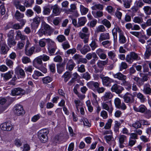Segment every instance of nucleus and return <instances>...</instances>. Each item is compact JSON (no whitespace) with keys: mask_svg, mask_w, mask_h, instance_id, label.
<instances>
[{"mask_svg":"<svg viewBox=\"0 0 151 151\" xmlns=\"http://www.w3.org/2000/svg\"><path fill=\"white\" fill-rule=\"evenodd\" d=\"M92 58L93 59L90 61V63L93 64L95 63L96 61L97 60L98 58L96 53L95 52L89 53L87 54L86 55V58L88 60L91 59Z\"/></svg>","mask_w":151,"mask_h":151,"instance_id":"9d476101","label":"nucleus"},{"mask_svg":"<svg viewBox=\"0 0 151 151\" xmlns=\"http://www.w3.org/2000/svg\"><path fill=\"white\" fill-rule=\"evenodd\" d=\"M127 68V64L124 62H122L119 66V71H122L123 69H125Z\"/></svg>","mask_w":151,"mask_h":151,"instance_id":"4d7b16f0","label":"nucleus"},{"mask_svg":"<svg viewBox=\"0 0 151 151\" xmlns=\"http://www.w3.org/2000/svg\"><path fill=\"white\" fill-rule=\"evenodd\" d=\"M143 9L145 14L147 15H150L151 14V7L149 6H144Z\"/></svg>","mask_w":151,"mask_h":151,"instance_id":"c9c22d12","label":"nucleus"},{"mask_svg":"<svg viewBox=\"0 0 151 151\" xmlns=\"http://www.w3.org/2000/svg\"><path fill=\"white\" fill-rule=\"evenodd\" d=\"M9 50V47L6 45L2 46L1 48L0 52L1 54H6Z\"/></svg>","mask_w":151,"mask_h":151,"instance_id":"f704fd0d","label":"nucleus"},{"mask_svg":"<svg viewBox=\"0 0 151 151\" xmlns=\"http://www.w3.org/2000/svg\"><path fill=\"white\" fill-rule=\"evenodd\" d=\"M76 52V50L75 48H73L68 50L66 52V53L68 55L71 54L73 55Z\"/></svg>","mask_w":151,"mask_h":151,"instance_id":"e2e57ef3","label":"nucleus"},{"mask_svg":"<svg viewBox=\"0 0 151 151\" xmlns=\"http://www.w3.org/2000/svg\"><path fill=\"white\" fill-rule=\"evenodd\" d=\"M112 75L114 78L123 81L122 83L121 84L122 85H127L128 84V82L126 81L125 80L127 78L126 76L121 73L118 72L116 74L113 73Z\"/></svg>","mask_w":151,"mask_h":151,"instance_id":"20e7f679","label":"nucleus"},{"mask_svg":"<svg viewBox=\"0 0 151 151\" xmlns=\"http://www.w3.org/2000/svg\"><path fill=\"white\" fill-rule=\"evenodd\" d=\"M41 115L40 114H37L33 116L31 119V121L33 122H35L40 118Z\"/></svg>","mask_w":151,"mask_h":151,"instance_id":"69168bd1","label":"nucleus"},{"mask_svg":"<svg viewBox=\"0 0 151 151\" xmlns=\"http://www.w3.org/2000/svg\"><path fill=\"white\" fill-rule=\"evenodd\" d=\"M71 76V75L70 73L68 72H65L62 76V77L64 78V81L65 82H67L70 78Z\"/></svg>","mask_w":151,"mask_h":151,"instance_id":"ea45409f","label":"nucleus"},{"mask_svg":"<svg viewBox=\"0 0 151 151\" xmlns=\"http://www.w3.org/2000/svg\"><path fill=\"white\" fill-rule=\"evenodd\" d=\"M0 127L2 130L10 131L12 130L13 127L12 124L10 122H6L1 124Z\"/></svg>","mask_w":151,"mask_h":151,"instance_id":"1a4fd4ad","label":"nucleus"},{"mask_svg":"<svg viewBox=\"0 0 151 151\" xmlns=\"http://www.w3.org/2000/svg\"><path fill=\"white\" fill-rule=\"evenodd\" d=\"M27 36L24 35L20 30H18L16 31V38L17 40L20 39L22 40H24L27 38Z\"/></svg>","mask_w":151,"mask_h":151,"instance_id":"6ab92c4d","label":"nucleus"},{"mask_svg":"<svg viewBox=\"0 0 151 151\" xmlns=\"http://www.w3.org/2000/svg\"><path fill=\"white\" fill-rule=\"evenodd\" d=\"M119 143H124V142H127V138L126 136L121 135L119 137Z\"/></svg>","mask_w":151,"mask_h":151,"instance_id":"58836bf2","label":"nucleus"},{"mask_svg":"<svg viewBox=\"0 0 151 151\" xmlns=\"http://www.w3.org/2000/svg\"><path fill=\"white\" fill-rule=\"evenodd\" d=\"M143 91L145 94H149L151 93V88L149 84L146 83L144 85Z\"/></svg>","mask_w":151,"mask_h":151,"instance_id":"393cba45","label":"nucleus"},{"mask_svg":"<svg viewBox=\"0 0 151 151\" xmlns=\"http://www.w3.org/2000/svg\"><path fill=\"white\" fill-rule=\"evenodd\" d=\"M52 44L54 46L52 48L49 45V47L48 48L49 52L50 54H51V55H52L55 52V51L56 47L55 46V43L54 45L52 44V43H51V44Z\"/></svg>","mask_w":151,"mask_h":151,"instance_id":"5fc2aeb1","label":"nucleus"},{"mask_svg":"<svg viewBox=\"0 0 151 151\" xmlns=\"http://www.w3.org/2000/svg\"><path fill=\"white\" fill-rule=\"evenodd\" d=\"M92 13L93 16L96 18L101 17L103 15V12L100 11H92Z\"/></svg>","mask_w":151,"mask_h":151,"instance_id":"c85d7f7f","label":"nucleus"},{"mask_svg":"<svg viewBox=\"0 0 151 151\" xmlns=\"http://www.w3.org/2000/svg\"><path fill=\"white\" fill-rule=\"evenodd\" d=\"M102 23L105 25L106 27L109 28L111 26V24L110 22L106 19H104L102 21Z\"/></svg>","mask_w":151,"mask_h":151,"instance_id":"052dcab7","label":"nucleus"},{"mask_svg":"<svg viewBox=\"0 0 151 151\" xmlns=\"http://www.w3.org/2000/svg\"><path fill=\"white\" fill-rule=\"evenodd\" d=\"M25 93V91L21 88H15L12 90L11 94L13 96L22 95Z\"/></svg>","mask_w":151,"mask_h":151,"instance_id":"6e6552de","label":"nucleus"},{"mask_svg":"<svg viewBox=\"0 0 151 151\" xmlns=\"http://www.w3.org/2000/svg\"><path fill=\"white\" fill-rule=\"evenodd\" d=\"M101 106L102 108L111 113L113 110L112 107L111 101H109L106 102H103L101 104Z\"/></svg>","mask_w":151,"mask_h":151,"instance_id":"423d86ee","label":"nucleus"},{"mask_svg":"<svg viewBox=\"0 0 151 151\" xmlns=\"http://www.w3.org/2000/svg\"><path fill=\"white\" fill-rule=\"evenodd\" d=\"M111 44V42L109 40L103 41L102 42V45L105 48L108 47L110 46Z\"/></svg>","mask_w":151,"mask_h":151,"instance_id":"0e129e2a","label":"nucleus"},{"mask_svg":"<svg viewBox=\"0 0 151 151\" xmlns=\"http://www.w3.org/2000/svg\"><path fill=\"white\" fill-rule=\"evenodd\" d=\"M43 76V74L37 70H35L34 73L32 75V77L34 79H37L38 77Z\"/></svg>","mask_w":151,"mask_h":151,"instance_id":"e433bc0d","label":"nucleus"},{"mask_svg":"<svg viewBox=\"0 0 151 151\" xmlns=\"http://www.w3.org/2000/svg\"><path fill=\"white\" fill-rule=\"evenodd\" d=\"M113 122L112 119H108L107 122L106 123L104 126V128L106 129H109L110 128L111 124Z\"/></svg>","mask_w":151,"mask_h":151,"instance_id":"864d4df0","label":"nucleus"},{"mask_svg":"<svg viewBox=\"0 0 151 151\" xmlns=\"http://www.w3.org/2000/svg\"><path fill=\"white\" fill-rule=\"evenodd\" d=\"M108 61L106 60L105 61L99 60L97 63V65L98 68L96 67L95 68V71L96 73L101 72L104 67L108 63Z\"/></svg>","mask_w":151,"mask_h":151,"instance_id":"39448f33","label":"nucleus"},{"mask_svg":"<svg viewBox=\"0 0 151 151\" xmlns=\"http://www.w3.org/2000/svg\"><path fill=\"white\" fill-rule=\"evenodd\" d=\"M6 65L9 68H12L14 65L13 62L9 59L6 58L5 60Z\"/></svg>","mask_w":151,"mask_h":151,"instance_id":"c03bdc74","label":"nucleus"},{"mask_svg":"<svg viewBox=\"0 0 151 151\" xmlns=\"http://www.w3.org/2000/svg\"><path fill=\"white\" fill-rule=\"evenodd\" d=\"M133 109L137 112L142 113H144L147 109L146 106L143 104L141 105L138 107L134 106L133 107Z\"/></svg>","mask_w":151,"mask_h":151,"instance_id":"a211bd4d","label":"nucleus"},{"mask_svg":"<svg viewBox=\"0 0 151 151\" xmlns=\"http://www.w3.org/2000/svg\"><path fill=\"white\" fill-rule=\"evenodd\" d=\"M32 20V22L31 24L32 27V28H37L40 22V18L38 17H36L34 18Z\"/></svg>","mask_w":151,"mask_h":151,"instance_id":"4468645a","label":"nucleus"},{"mask_svg":"<svg viewBox=\"0 0 151 151\" xmlns=\"http://www.w3.org/2000/svg\"><path fill=\"white\" fill-rule=\"evenodd\" d=\"M24 17V14L21 13L18 10H17L16 11L15 17L16 19L19 20L20 19L23 18Z\"/></svg>","mask_w":151,"mask_h":151,"instance_id":"a18cd8bd","label":"nucleus"},{"mask_svg":"<svg viewBox=\"0 0 151 151\" xmlns=\"http://www.w3.org/2000/svg\"><path fill=\"white\" fill-rule=\"evenodd\" d=\"M132 98V95L128 92L126 93L124 95L123 97L124 101L127 103H130Z\"/></svg>","mask_w":151,"mask_h":151,"instance_id":"f3484780","label":"nucleus"},{"mask_svg":"<svg viewBox=\"0 0 151 151\" xmlns=\"http://www.w3.org/2000/svg\"><path fill=\"white\" fill-rule=\"evenodd\" d=\"M139 59L138 55L133 52L127 55L126 58V61L129 64L132 63L134 61L139 60Z\"/></svg>","mask_w":151,"mask_h":151,"instance_id":"7ed1b4c3","label":"nucleus"},{"mask_svg":"<svg viewBox=\"0 0 151 151\" xmlns=\"http://www.w3.org/2000/svg\"><path fill=\"white\" fill-rule=\"evenodd\" d=\"M51 9L47 7H44L43 11V14L45 15H48L51 12Z\"/></svg>","mask_w":151,"mask_h":151,"instance_id":"bf43d9fd","label":"nucleus"},{"mask_svg":"<svg viewBox=\"0 0 151 151\" xmlns=\"http://www.w3.org/2000/svg\"><path fill=\"white\" fill-rule=\"evenodd\" d=\"M133 21L135 23L140 24L143 22V19L142 17L137 16L134 18Z\"/></svg>","mask_w":151,"mask_h":151,"instance_id":"37998d69","label":"nucleus"},{"mask_svg":"<svg viewBox=\"0 0 151 151\" xmlns=\"http://www.w3.org/2000/svg\"><path fill=\"white\" fill-rule=\"evenodd\" d=\"M113 96V95L111 92L108 91L105 93L104 96L102 97V99L104 101H105L111 99Z\"/></svg>","mask_w":151,"mask_h":151,"instance_id":"5701e85b","label":"nucleus"},{"mask_svg":"<svg viewBox=\"0 0 151 151\" xmlns=\"http://www.w3.org/2000/svg\"><path fill=\"white\" fill-rule=\"evenodd\" d=\"M52 32L50 26L45 22H42L41 27L37 32L38 34L40 37L44 34L46 35H50Z\"/></svg>","mask_w":151,"mask_h":151,"instance_id":"f257e3e1","label":"nucleus"},{"mask_svg":"<svg viewBox=\"0 0 151 151\" xmlns=\"http://www.w3.org/2000/svg\"><path fill=\"white\" fill-rule=\"evenodd\" d=\"M8 44L10 47H11L12 45H14L16 44L15 42L13 40V38H8Z\"/></svg>","mask_w":151,"mask_h":151,"instance_id":"338daca9","label":"nucleus"},{"mask_svg":"<svg viewBox=\"0 0 151 151\" xmlns=\"http://www.w3.org/2000/svg\"><path fill=\"white\" fill-rule=\"evenodd\" d=\"M22 0H14L13 4L17 9H19L22 12H24L25 10V7L21 4Z\"/></svg>","mask_w":151,"mask_h":151,"instance_id":"9b49d317","label":"nucleus"},{"mask_svg":"<svg viewBox=\"0 0 151 151\" xmlns=\"http://www.w3.org/2000/svg\"><path fill=\"white\" fill-rule=\"evenodd\" d=\"M132 79L137 83L139 87L143 85V82L142 81V79L139 78L134 76L132 77Z\"/></svg>","mask_w":151,"mask_h":151,"instance_id":"473e14b6","label":"nucleus"},{"mask_svg":"<svg viewBox=\"0 0 151 151\" xmlns=\"http://www.w3.org/2000/svg\"><path fill=\"white\" fill-rule=\"evenodd\" d=\"M49 131L46 129H42L39 130L38 132V136L40 141L45 143L48 140L47 134Z\"/></svg>","mask_w":151,"mask_h":151,"instance_id":"f03ea898","label":"nucleus"},{"mask_svg":"<svg viewBox=\"0 0 151 151\" xmlns=\"http://www.w3.org/2000/svg\"><path fill=\"white\" fill-rule=\"evenodd\" d=\"M35 47L34 46H32L30 48H25V52L26 54L28 56L31 55L34 53Z\"/></svg>","mask_w":151,"mask_h":151,"instance_id":"bb28decb","label":"nucleus"},{"mask_svg":"<svg viewBox=\"0 0 151 151\" xmlns=\"http://www.w3.org/2000/svg\"><path fill=\"white\" fill-rule=\"evenodd\" d=\"M42 60L40 56L35 58L33 62V65L36 68L38 67V65H41L42 64Z\"/></svg>","mask_w":151,"mask_h":151,"instance_id":"2eb2a0df","label":"nucleus"},{"mask_svg":"<svg viewBox=\"0 0 151 151\" xmlns=\"http://www.w3.org/2000/svg\"><path fill=\"white\" fill-rule=\"evenodd\" d=\"M2 76L4 78V79L6 80H8L12 77V75L10 71H9L7 73L3 74Z\"/></svg>","mask_w":151,"mask_h":151,"instance_id":"a19ab883","label":"nucleus"},{"mask_svg":"<svg viewBox=\"0 0 151 151\" xmlns=\"http://www.w3.org/2000/svg\"><path fill=\"white\" fill-rule=\"evenodd\" d=\"M14 112L15 114L17 116L22 115L24 114L23 107L21 105L17 104L15 106Z\"/></svg>","mask_w":151,"mask_h":151,"instance_id":"0eeeda50","label":"nucleus"},{"mask_svg":"<svg viewBox=\"0 0 151 151\" xmlns=\"http://www.w3.org/2000/svg\"><path fill=\"white\" fill-rule=\"evenodd\" d=\"M96 40L97 41V40L96 39H94L92 41L91 44H90V45L91 48V49L92 50H94L98 47V45L95 42Z\"/></svg>","mask_w":151,"mask_h":151,"instance_id":"3c124183","label":"nucleus"},{"mask_svg":"<svg viewBox=\"0 0 151 151\" xmlns=\"http://www.w3.org/2000/svg\"><path fill=\"white\" fill-rule=\"evenodd\" d=\"M52 78L50 77L47 76L44 77L42 79V81L44 83L47 84L50 82L52 81Z\"/></svg>","mask_w":151,"mask_h":151,"instance_id":"603ef678","label":"nucleus"},{"mask_svg":"<svg viewBox=\"0 0 151 151\" xmlns=\"http://www.w3.org/2000/svg\"><path fill=\"white\" fill-rule=\"evenodd\" d=\"M151 48L150 47H147L145 53V58L147 59L151 54Z\"/></svg>","mask_w":151,"mask_h":151,"instance_id":"de8ad7c7","label":"nucleus"},{"mask_svg":"<svg viewBox=\"0 0 151 151\" xmlns=\"http://www.w3.org/2000/svg\"><path fill=\"white\" fill-rule=\"evenodd\" d=\"M57 70L58 72L61 73L64 69V65L63 63H59L57 65Z\"/></svg>","mask_w":151,"mask_h":151,"instance_id":"72a5a7b5","label":"nucleus"},{"mask_svg":"<svg viewBox=\"0 0 151 151\" xmlns=\"http://www.w3.org/2000/svg\"><path fill=\"white\" fill-rule=\"evenodd\" d=\"M137 97L139 99L141 102L142 103L144 102L145 101V99L143 95L141 93L139 92L137 94Z\"/></svg>","mask_w":151,"mask_h":151,"instance_id":"6e6d98bb","label":"nucleus"},{"mask_svg":"<svg viewBox=\"0 0 151 151\" xmlns=\"http://www.w3.org/2000/svg\"><path fill=\"white\" fill-rule=\"evenodd\" d=\"M111 91L113 92H115L117 93H119L124 90V88L121 86L114 84L112 86Z\"/></svg>","mask_w":151,"mask_h":151,"instance_id":"ddd939ff","label":"nucleus"},{"mask_svg":"<svg viewBox=\"0 0 151 151\" xmlns=\"http://www.w3.org/2000/svg\"><path fill=\"white\" fill-rule=\"evenodd\" d=\"M46 43H48V45H50L51 43L55 45L54 42L49 39H43L40 40L39 42L40 46L42 47H44L45 46Z\"/></svg>","mask_w":151,"mask_h":151,"instance_id":"f8f14e48","label":"nucleus"},{"mask_svg":"<svg viewBox=\"0 0 151 151\" xmlns=\"http://www.w3.org/2000/svg\"><path fill=\"white\" fill-rule=\"evenodd\" d=\"M79 78V76L76 73H75L73 74L72 79L68 83V84L70 85L71 84L74 82V79H78Z\"/></svg>","mask_w":151,"mask_h":151,"instance_id":"79ce46f5","label":"nucleus"},{"mask_svg":"<svg viewBox=\"0 0 151 151\" xmlns=\"http://www.w3.org/2000/svg\"><path fill=\"white\" fill-rule=\"evenodd\" d=\"M80 11L82 15H85L88 12V9L82 4L80 5Z\"/></svg>","mask_w":151,"mask_h":151,"instance_id":"4c0bfd02","label":"nucleus"},{"mask_svg":"<svg viewBox=\"0 0 151 151\" xmlns=\"http://www.w3.org/2000/svg\"><path fill=\"white\" fill-rule=\"evenodd\" d=\"M112 32L114 37L115 36L116 38L117 37V32L119 33V36L123 35V32L119 27L114 28L112 30Z\"/></svg>","mask_w":151,"mask_h":151,"instance_id":"b1692460","label":"nucleus"},{"mask_svg":"<svg viewBox=\"0 0 151 151\" xmlns=\"http://www.w3.org/2000/svg\"><path fill=\"white\" fill-rule=\"evenodd\" d=\"M110 36L109 33H103L100 34L99 40L101 42L104 40H108Z\"/></svg>","mask_w":151,"mask_h":151,"instance_id":"aec40b11","label":"nucleus"},{"mask_svg":"<svg viewBox=\"0 0 151 151\" xmlns=\"http://www.w3.org/2000/svg\"><path fill=\"white\" fill-rule=\"evenodd\" d=\"M57 39L59 42H62L65 40L66 38L63 35H60L57 36Z\"/></svg>","mask_w":151,"mask_h":151,"instance_id":"774afa93","label":"nucleus"},{"mask_svg":"<svg viewBox=\"0 0 151 151\" xmlns=\"http://www.w3.org/2000/svg\"><path fill=\"white\" fill-rule=\"evenodd\" d=\"M34 2V0H25L24 4L26 7H28L31 6Z\"/></svg>","mask_w":151,"mask_h":151,"instance_id":"49530a36","label":"nucleus"},{"mask_svg":"<svg viewBox=\"0 0 151 151\" xmlns=\"http://www.w3.org/2000/svg\"><path fill=\"white\" fill-rule=\"evenodd\" d=\"M75 64L73 62L72 60H70L68 62L66 66V69L69 70H72Z\"/></svg>","mask_w":151,"mask_h":151,"instance_id":"2f4dec72","label":"nucleus"},{"mask_svg":"<svg viewBox=\"0 0 151 151\" xmlns=\"http://www.w3.org/2000/svg\"><path fill=\"white\" fill-rule=\"evenodd\" d=\"M74 102L76 109V110L79 112V109L80 107L83 105V102L81 101L78 99H75L74 100Z\"/></svg>","mask_w":151,"mask_h":151,"instance_id":"a878e982","label":"nucleus"},{"mask_svg":"<svg viewBox=\"0 0 151 151\" xmlns=\"http://www.w3.org/2000/svg\"><path fill=\"white\" fill-rule=\"evenodd\" d=\"M134 5L136 6L138 8L141 7L144 5V4L142 0H136L134 3Z\"/></svg>","mask_w":151,"mask_h":151,"instance_id":"09e8293b","label":"nucleus"},{"mask_svg":"<svg viewBox=\"0 0 151 151\" xmlns=\"http://www.w3.org/2000/svg\"><path fill=\"white\" fill-rule=\"evenodd\" d=\"M102 79L103 85L106 86H109L110 83L113 81L112 79L108 77H105Z\"/></svg>","mask_w":151,"mask_h":151,"instance_id":"412c9836","label":"nucleus"},{"mask_svg":"<svg viewBox=\"0 0 151 151\" xmlns=\"http://www.w3.org/2000/svg\"><path fill=\"white\" fill-rule=\"evenodd\" d=\"M87 19L85 17H81L78 19V24L79 26H83L86 22Z\"/></svg>","mask_w":151,"mask_h":151,"instance_id":"c756f323","label":"nucleus"},{"mask_svg":"<svg viewBox=\"0 0 151 151\" xmlns=\"http://www.w3.org/2000/svg\"><path fill=\"white\" fill-rule=\"evenodd\" d=\"M107 54L110 59L112 60L114 62H116L117 60V59L116 58V55L114 51H109Z\"/></svg>","mask_w":151,"mask_h":151,"instance_id":"cd10ccee","label":"nucleus"},{"mask_svg":"<svg viewBox=\"0 0 151 151\" xmlns=\"http://www.w3.org/2000/svg\"><path fill=\"white\" fill-rule=\"evenodd\" d=\"M97 23V20L95 19H94L92 21L89 22V23H88V26H89L90 27H93L96 26Z\"/></svg>","mask_w":151,"mask_h":151,"instance_id":"13d9d810","label":"nucleus"},{"mask_svg":"<svg viewBox=\"0 0 151 151\" xmlns=\"http://www.w3.org/2000/svg\"><path fill=\"white\" fill-rule=\"evenodd\" d=\"M22 142L21 139H16L14 141V144L18 147L21 146L22 145Z\"/></svg>","mask_w":151,"mask_h":151,"instance_id":"680f3d73","label":"nucleus"},{"mask_svg":"<svg viewBox=\"0 0 151 151\" xmlns=\"http://www.w3.org/2000/svg\"><path fill=\"white\" fill-rule=\"evenodd\" d=\"M87 85L89 88L93 90L94 87L97 89L99 87V84L97 82L91 81L87 83Z\"/></svg>","mask_w":151,"mask_h":151,"instance_id":"4be33fe9","label":"nucleus"},{"mask_svg":"<svg viewBox=\"0 0 151 151\" xmlns=\"http://www.w3.org/2000/svg\"><path fill=\"white\" fill-rule=\"evenodd\" d=\"M91 49L88 45H85L81 50V52L83 55H85L88 52L90 51Z\"/></svg>","mask_w":151,"mask_h":151,"instance_id":"7c9ffc66","label":"nucleus"},{"mask_svg":"<svg viewBox=\"0 0 151 151\" xmlns=\"http://www.w3.org/2000/svg\"><path fill=\"white\" fill-rule=\"evenodd\" d=\"M130 127H133L135 128H139L141 127V124L140 122L138 121H136L135 123L132 124H129Z\"/></svg>","mask_w":151,"mask_h":151,"instance_id":"8fccbe9b","label":"nucleus"},{"mask_svg":"<svg viewBox=\"0 0 151 151\" xmlns=\"http://www.w3.org/2000/svg\"><path fill=\"white\" fill-rule=\"evenodd\" d=\"M51 8L52 9V12L55 16L59 15L61 12V10L57 4L52 6Z\"/></svg>","mask_w":151,"mask_h":151,"instance_id":"dca6fc26","label":"nucleus"}]
</instances>
